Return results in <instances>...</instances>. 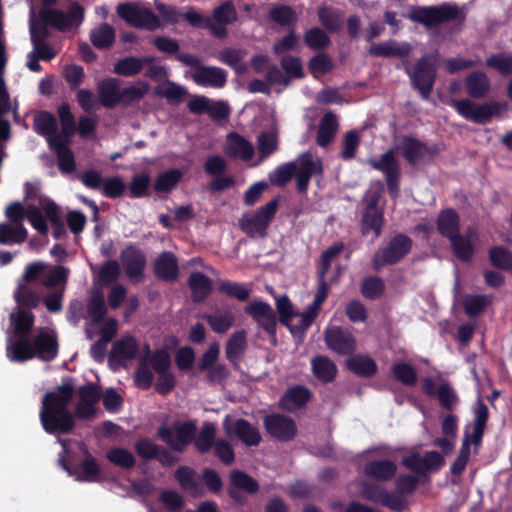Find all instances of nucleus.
<instances>
[{
    "mask_svg": "<svg viewBox=\"0 0 512 512\" xmlns=\"http://www.w3.org/2000/svg\"><path fill=\"white\" fill-rule=\"evenodd\" d=\"M263 426L267 434L279 442L292 441L298 433L296 422L291 417L280 413L266 415Z\"/></svg>",
    "mask_w": 512,
    "mask_h": 512,
    "instance_id": "obj_15",
    "label": "nucleus"
},
{
    "mask_svg": "<svg viewBox=\"0 0 512 512\" xmlns=\"http://www.w3.org/2000/svg\"><path fill=\"white\" fill-rule=\"evenodd\" d=\"M202 318L205 319L210 328L218 334L226 333L235 324L236 320L235 315L230 311L204 314Z\"/></svg>",
    "mask_w": 512,
    "mask_h": 512,
    "instance_id": "obj_49",
    "label": "nucleus"
},
{
    "mask_svg": "<svg viewBox=\"0 0 512 512\" xmlns=\"http://www.w3.org/2000/svg\"><path fill=\"white\" fill-rule=\"evenodd\" d=\"M106 459L111 464L124 470H130L136 465L134 454L123 447H112L106 452Z\"/></svg>",
    "mask_w": 512,
    "mask_h": 512,
    "instance_id": "obj_48",
    "label": "nucleus"
},
{
    "mask_svg": "<svg viewBox=\"0 0 512 512\" xmlns=\"http://www.w3.org/2000/svg\"><path fill=\"white\" fill-rule=\"evenodd\" d=\"M113 72L123 77H134L141 72V62L139 57L126 56L119 59L113 67Z\"/></svg>",
    "mask_w": 512,
    "mask_h": 512,
    "instance_id": "obj_60",
    "label": "nucleus"
},
{
    "mask_svg": "<svg viewBox=\"0 0 512 512\" xmlns=\"http://www.w3.org/2000/svg\"><path fill=\"white\" fill-rule=\"evenodd\" d=\"M489 304V299L483 294H468L464 297L462 305L469 317L481 314Z\"/></svg>",
    "mask_w": 512,
    "mask_h": 512,
    "instance_id": "obj_61",
    "label": "nucleus"
},
{
    "mask_svg": "<svg viewBox=\"0 0 512 512\" xmlns=\"http://www.w3.org/2000/svg\"><path fill=\"white\" fill-rule=\"evenodd\" d=\"M296 172V162L291 161L278 166L270 175V182L278 187L285 186Z\"/></svg>",
    "mask_w": 512,
    "mask_h": 512,
    "instance_id": "obj_64",
    "label": "nucleus"
},
{
    "mask_svg": "<svg viewBox=\"0 0 512 512\" xmlns=\"http://www.w3.org/2000/svg\"><path fill=\"white\" fill-rule=\"evenodd\" d=\"M318 314L317 311L312 310V308L308 306V308L300 314V319L297 323L291 324L289 322V326L286 327L293 337L302 341L306 331L311 327Z\"/></svg>",
    "mask_w": 512,
    "mask_h": 512,
    "instance_id": "obj_57",
    "label": "nucleus"
},
{
    "mask_svg": "<svg viewBox=\"0 0 512 512\" xmlns=\"http://www.w3.org/2000/svg\"><path fill=\"white\" fill-rule=\"evenodd\" d=\"M397 472V465L388 459L373 460L367 462L363 467V474L370 479L387 482L393 479Z\"/></svg>",
    "mask_w": 512,
    "mask_h": 512,
    "instance_id": "obj_25",
    "label": "nucleus"
},
{
    "mask_svg": "<svg viewBox=\"0 0 512 512\" xmlns=\"http://www.w3.org/2000/svg\"><path fill=\"white\" fill-rule=\"evenodd\" d=\"M139 345L133 336L123 337L113 343L108 355L110 367L117 371L125 366L126 360H133L138 353Z\"/></svg>",
    "mask_w": 512,
    "mask_h": 512,
    "instance_id": "obj_19",
    "label": "nucleus"
},
{
    "mask_svg": "<svg viewBox=\"0 0 512 512\" xmlns=\"http://www.w3.org/2000/svg\"><path fill=\"white\" fill-rule=\"evenodd\" d=\"M154 273L161 280H176L179 273L176 256L172 252L161 253L154 262Z\"/></svg>",
    "mask_w": 512,
    "mask_h": 512,
    "instance_id": "obj_30",
    "label": "nucleus"
},
{
    "mask_svg": "<svg viewBox=\"0 0 512 512\" xmlns=\"http://www.w3.org/2000/svg\"><path fill=\"white\" fill-rule=\"evenodd\" d=\"M197 432L195 420L174 423L173 426H160L157 437L166 443L173 451L182 453L193 442Z\"/></svg>",
    "mask_w": 512,
    "mask_h": 512,
    "instance_id": "obj_11",
    "label": "nucleus"
},
{
    "mask_svg": "<svg viewBox=\"0 0 512 512\" xmlns=\"http://www.w3.org/2000/svg\"><path fill=\"white\" fill-rule=\"evenodd\" d=\"M346 366L352 373L363 378L373 377L378 371L375 360L362 354L347 359Z\"/></svg>",
    "mask_w": 512,
    "mask_h": 512,
    "instance_id": "obj_36",
    "label": "nucleus"
},
{
    "mask_svg": "<svg viewBox=\"0 0 512 512\" xmlns=\"http://www.w3.org/2000/svg\"><path fill=\"white\" fill-rule=\"evenodd\" d=\"M278 200L272 199L253 213H246L239 220L240 229L250 238H264L277 212Z\"/></svg>",
    "mask_w": 512,
    "mask_h": 512,
    "instance_id": "obj_9",
    "label": "nucleus"
},
{
    "mask_svg": "<svg viewBox=\"0 0 512 512\" xmlns=\"http://www.w3.org/2000/svg\"><path fill=\"white\" fill-rule=\"evenodd\" d=\"M385 291V282L379 276L365 277L360 284L362 296L369 300L379 299Z\"/></svg>",
    "mask_w": 512,
    "mask_h": 512,
    "instance_id": "obj_52",
    "label": "nucleus"
},
{
    "mask_svg": "<svg viewBox=\"0 0 512 512\" xmlns=\"http://www.w3.org/2000/svg\"><path fill=\"white\" fill-rule=\"evenodd\" d=\"M397 151L411 166L419 163H430L441 152L439 144L428 145L411 135H403L397 146Z\"/></svg>",
    "mask_w": 512,
    "mask_h": 512,
    "instance_id": "obj_10",
    "label": "nucleus"
},
{
    "mask_svg": "<svg viewBox=\"0 0 512 512\" xmlns=\"http://www.w3.org/2000/svg\"><path fill=\"white\" fill-rule=\"evenodd\" d=\"M413 50L409 42H397L395 40H387L381 43H372L368 49V53L374 57H398L406 59Z\"/></svg>",
    "mask_w": 512,
    "mask_h": 512,
    "instance_id": "obj_23",
    "label": "nucleus"
},
{
    "mask_svg": "<svg viewBox=\"0 0 512 512\" xmlns=\"http://www.w3.org/2000/svg\"><path fill=\"white\" fill-rule=\"evenodd\" d=\"M116 38L115 29L108 23H101L91 29L89 39L92 45L98 50L110 49Z\"/></svg>",
    "mask_w": 512,
    "mask_h": 512,
    "instance_id": "obj_35",
    "label": "nucleus"
},
{
    "mask_svg": "<svg viewBox=\"0 0 512 512\" xmlns=\"http://www.w3.org/2000/svg\"><path fill=\"white\" fill-rule=\"evenodd\" d=\"M14 299L20 309L30 310L37 308L41 302L40 296L27 285L18 282L16 290L14 291Z\"/></svg>",
    "mask_w": 512,
    "mask_h": 512,
    "instance_id": "obj_47",
    "label": "nucleus"
},
{
    "mask_svg": "<svg viewBox=\"0 0 512 512\" xmlns=\"http://www.w3.org/2000/svg\"><path fill=\"white\" fill-rule=\"evenodd\" d=\"M7 357L12 362L22 363L35 357L34 344L28 336H17L15 341L10 342L6 349Z\"/></svg>",
    "mask_w": 512,
    "mask_h": 512,
    "instance_id": "obj_31",
    "label": "nucleus"
},
{
    "mask_svg": "<svg viewBox=\"0 0 512 512\" xmlns=\"http://www.w3.org/2000/svg\"><path fill=\"white\" fill-rule=\"evenodd\" d=\"M296 162V178L297 190L299 193H306L310 184V180L314 175H323V163L320 158L313 159L311 153H302Z\"/></svg>",
    "mask_w": 512,
    "mask_h": 512,
    "instance_id": "obj_16",
    "label": "nucleus"
},
{
    "mask_svg": "<svg viewBox=\"0 0 512 512\" xmlns=\"http://www.w3.org/2000/svg\"><path fill=\"white\" fill-rule=\"evenodd\" d=\"M445 464L444 456L436 451H428L423 456L418 452H413L402 459V465L419 475L427 472H436Z\"/></svg>",
    "mask_w": 512,
    "mask_h": 512,
    "instance_id": "obj_17",
    "label": "nucleus"
},
{
    "mask_svg": "<svg viewBox=\"0 0 512 512\" xmlns=\"http://www.w3.org/2000/svg\"><path fill=\"white\" fill-rule=\"evenodd\" d=\"M151 177L148 173L143 172L134 175L128 185V197L132 199H140L150 196Z\"/></svg>",
    "mask_w": 512,
    "mask_h": 512,
    "instance_id": "obj_50",
    "label": "nucleus"
},
{
    "mask_svg": "<svg viewBox=\"0 0 512 512\" xmlns=\"http://www.w3.org/2000/svg\"><path fill=\"white\" fill-rule=\"evenodd\" d=\"M42 24L32 22L30 24V36L32 45L45 43L49 36L48 27L60 32H67L78 28L85 19V9L78 2H71L67 11L57 8H42L39 11Z\"/></svg>",
    "mask_w": 512,
    "mask_h": 512,
    "instance_id": "obj_2",
    "label": "nucleus"
},
{
    "mask_svg": "<svg viewBox=\"0 0 512 512\" xmlns=\"http://www.w3.org/2000/svg\"><path fill=\"white\" fill-rule=\"evenodd\" d=\"M246 348L247 332L244 329L235 331L225 344V357L232 365L237 366Z\"/></svg>",
    "mask_w": 512,
    "mask_h": 512,
    "instance_id": "obj_32",
    "label": "nucleus"
},
{
    "mask_svg": "<svg viewBox=\"0 0 512 512\" xmlns=\"http://www.w3.org/2000/svg\"><path fill=\"white\" fill-rule=\"evenodd\" d=\"M229 416L224 421V429L228 436L237 437L246 446H258L262 437L259 429L253 426L248 420L239 418L233 424L229 423Z\"/></svg>",
    "mask_w": 512,
    "mask_h": 512,
    "instance_id": "obj_22",
    "label": "nucleus"
},
{
    "mask_svg": "<svg viewBox=\"0 0 512 512\" xmlns=\"http://www.w3.org/2000/svg\"><path fill=\"white\" fill-rule=\"evenodd\" d=\"M74 397L71 383H63L46 392L41 401L39 418L44 431L51 435H67L75 428V419L68 406Z\"/></svg>",
    "mask_w": 512,
    "mask_h": 512,
    "instance_id": "obj_1",
    "label": "nucleus"
},
{
    "mask_svg": "<svg viewBox=\"0 0 512 512\" xmlns=\"http://www.w3.org/2000/svg\"><path fill=\"white\" fill-rule=\"evenodd\" d=\"M458 6L449 3H442L433 6H413L408 18L426 28H433L438 25L452 22L460 17Z\"/></svg>",
    "mask_w": 512,
    "mask_h": 512,
    "instance_id": "obj_6",
    "label": "nucleus"
},
{
    "mask_svg": "<svg viewBox=\"0 0 512 512\" xmlns=\"http://www.w3.org/2000/svg\"><path fill=\"white\" fill-rule=\"evenodd\" d=\"M10 320L16 336H28L34 327L35 315L30 310L18 308L16 313H11Z\"/></svg>",
    "mask_w": 512,
    "mask_h": 512,
    "instance_id": "obj_40",
    "label": "nucleus"
},
{
    "mask_svg": "<svg viewBox=\"0 0 512 512\" xmlns=\"http://www.w3.org/2000/svg\"><path fill=\"white\" fill-rule=\"evenodd\" d=\"M58 116L61 124V132L51 139H70L76 133V122L70 105L67 102L58 107Z\"/></svg>",
    "mask_w": 512,
    "mask_h": 512,
    "instance_id": "obj_41",
    "label": "nucleus"
},
{
    "mask_svg": "<svg viewBox=\"0 0 512 512\" xmlns=\"http://www.w3.org/2000/svg\"><path fill=\"white\" fill-rule=\"evenodd\" d=\"M384 222L383 210L364 211L361 220L362 234L366 235L372 231L374 238H378L382 233Z\"/></svg>",
    "mask_w": 512,
    "mask_h": 512,
    "instance_id": "obj_45",
    "label": "nucleus"
},
{
    "mask_svg": "<svg viewBox=\"0 0 512 512\" xmlns=\"http://www.w3.org/2000/svg\"><path fill=\"white\" fill-rule=\"evenodd\" d=\"M488 257L491 265L497 269L512 271V252L503 246H493L489 249Z\"/></svg>",
    "mask_w": 512,
    "mask_h": 512,
    "instance_id": "obj_54",
    "label": "nucleus"
},
{
    "mask_svg": "<svg viewBox=\"0 0 512 512\" xmlns=\"http://www.w3.org/2000/svg\"><path fill=\"white\" fill-rule=\"evenodd\" d=\"M33 128L38 135L48 137V140L59 134L56 117L48 111H40L34 116Z\"/></svg>",
    "mask_w": 512,
    "mask_h": 512,
    "instance_id": "obj_39",
    "label": "nucleus"
},
{
    "mask_svg": "<svg viewBox=\"0 0 512 512\" xmlns=\"http://www.w3.org/2000/svg\"><path fill=\"white\" fill-rule=\"evenodd\" d=\"M326 346L339 355H350L356 350V339L341 327L328 328L324 332Z\"/></svg>",
    "mask_w": 512,
    "mask_h": 512,
    "instance_id": "obj_21",
    "label": "nucleus"
},
{
    "mask_svg": "<svg viewBox=\"0 0 512 512\" xmlns=\"http://www.w3.org/2000/svg\"><path fill=\"white\" fill-rule=\"evenodd\" d=\"M438 52L425 54L420 57L413 67L408 61L404 63V70L410 78L412 87L419 91L423 99H427L434 87L437 77Z\"/></svg>",
    "mask_w": 512,
    "mask_h": 512,
    "instance_id": "obj_4",
    "label": "nucleus"
},
{
    "mask_svg": "<svg viewBox=\"0 0 512 512\" xmlns=\"http://www.w3.org/2000/svg\"><path fill=\"white\" fill-rule=\"evenodd\" d=\"M451 249L456 258L462 262L468 263L472 260L474 255V247L470 237L457 234L455 237L449 239Z\"/></svg>",
    "mask_w": 512,
    "mask_h": 512,
    "instance_id": "obj_46",
    "label": "nucleus"
},
{
    "mask_svg": "<svg viewBox=\"0 0 512 512\" xmlns=\"http://www.w3.org/2000/svg\"><path fill=\"white\" fill-rule=\"evenodd\" d=\"M413 240L404 233H397L383 247L374 253L371 263L375 271L385 266L396 265L412 250Z\"/></svg>",
    "mask_w": 512,
    "mask_h": 512,
    "instance_id": "obj_5",
    "label": "nucleus"
},
{
    "mask_svg": "<svg viewBox=\"0 0 512 512\" xmlns=\"http://www.w3.org/2000/svg\"><path fill=\"white\" fill-rule=\"evenodd\" d=\"M216 427L211 422H205L199 433H196L193 444L200 454H205L215 446Z\"/></svg>",
    "mask_w": 512,
    "mask_h": 512,
    "instance_id": "obj_42",
    "label": "nucleus"
},
{
    "mask_svg": "<svg viewBox=\"0 0 512 512\" xmlns=\"http://www.w3.org/2000/svg\"><path fill=\"white\" fill-rule=\"evenodd\" d=\"M176 59L183 65L190 66L195 69L191 77L199 86L223 88L227 83V72L223 68L217 66H205L194 54H178Z\"/></svg>",
    "mask_w": 512,
    "mask_h": 512,
    "instance_id": "obj_7",
    "label": "nucleus"
},
{
    "mask_svg": "<svg viewBox=\"0 0 512 512\" xmlns=\"http://www.w3.org/2000/svg\"><path fill=\"white\" fill-rule=\"evenodd\" d=\"M311 367L314 376L322 383H330L336 378V364L327 356H315L311 361Z\"/></svg>",
    "mask_w": 512,
    "mask_h": 512,
    "instance_id": "obj_38",
    "label": "nucleus"
},
{
    "mask_svg": "<svg viewBox=\"0 0 512 512\" xmlns=\"http://www.w3.org/2000/svg\"><path fill=\"white\" fill-rule=\"evenodd\" d=\"M338 128L339 124L336 114L331 111L325 113L319 124L316 137L317 144L320 147H326L329 145L333 141Z\"/></svg>",
    "mask_w": 512,
    "mask_h": 512,
    "instance_id": "obj_37",
    "label": "nucleus"
},
{
    "mask_svg": "<svg viewBox=\"0 0 512 512\" xmlns=\"http://www.w3.org/2000/svg\"><path fill=\"white\" fill-rule=\"evenodd\" d=\"M343 12L340 10H334L329 7H320L318 10V17L321 24L329 32H338L343 24Z\"/></svg>",
    "mask_w": 512,
    "mask_h": 512,
    "instance_id": "obj_53",
    "label": "nucleus"
},
{
    "mask_svg": "<svg viewBox=\"0 0 512 512\" xmlns=\"http://www.w3.org/2000/svg\"><path fill=\"white\" fill-rule=\"evenodd\" d=\"M367 164L384 175L390 197L397 198L400 191L401 168L394 149L386 150L378 159L369 158Z\"/></svg>",
    "mask_w": 512,
    "mask_h": 512,
    "instance_id": "obj_12",
    "label": "nucleus"
},
{
    "mask_svg": "<svg viewBox=\"0 0 512 512\" xmlns=\"http://www.w3.org/2000/svg\"><path fill=\"white\" fill-rule=\"evenodd\" d=\"M257 148L261 160L268 158L278 149L277 136L270 131L261 132L257 138Z\"/></svg>",
    "mask_w": 512,
    "mask_h": 512,
    "instance_id": "obj_63",
    "label": "nucleus"
},
{
    "mask_svg": "<svg viewBox=\"0 0 512 512\" xmlns=\"http://www.w3.org/2000/svg\"><path fill=\"white\" fill-rule=\"evenodd\" d=\"M245 313L251 316L269 336L275 339L277 318L270 304L263 301L251 302L245 307Z\"/></svg>",
    "mask_w": 512,
    "mask_h": 512,
    "instance_id": "obj_20",
    "label": "nucleus"
},
{
    "mask_svg": "<svg viewBox=\"0 0 512 512\" xmlns=\"http://www.w3.org/2000/svg\"><path fill=\"white\" fill-rule=\"evenodd\" d=\"M40 206L45 212V217L51 222L53 226L54 238L60 239L65 234V227L59 217L56 203L50 198H41Z\"/></svg>",
    "mask_w": 512,
    "mask_h": 512,
    "instance_id": "obj_43",
    "label": "nucleus"
},
{
    "mask_svg": "<svg viewBox=\"0 0 512 512\" xmlns=\"http://www.w3.org/2000/svg\"><path fill=\"white\" fill-rule=\"evenodd\" d=\"M192 300L195 303L204 301L213 291L211 279L202 272H193L188 278Z\"/></svg>",
    "mask_w": 512,
    "mask_h": 512,
    "instance_id": "obj_33",
    "label": "nucleus"
},
{
    "mask_svg": "<svg viewBox=\"0 0 512 512\" xmlns=\"http://www.w3.org/2000/svg\"><path fill=\"white\" fill-rule=\"evenodd\" d=\"M229 479L231 486L241 491H244L248 494H255L259 490L258 482L253 477H251L250 475L243 471H231Z\"/></svg>",
    "mask_w": 512,
    "mask_h": 512,
    "instance_id": "obj_55",
    "label": "nucleus"
},
{
    "mask_svg": "<svg viewBox=\"0 0 512 512\" xmlns=\"http://www.w3.org/2000/svg\"><path fill=\"white\" fill-rule=\"evenodd\" d=\"M120 259L125 274L130 280L138 281L144 277L147 259L141 249L134 244H129L121 251Z\"/></svg>",
    "mask_w": 512,
    "mask_h": 512,
    "instance_id": "obj_18",
    "label": "nucleus"
},
{
    "mask_svg": "<svg viewBox=\"0 0 512 512\" xmlns=\"http://www.w3.org/2000/svg\"><path fill=\"white\" fill-rule=\"evenodd\" d=\"M393 377L405 386H414L417 383V371L406 362H396L391 367Z\"/></svg>",
    "mask_w": 512,
    "mask_h": 512,
    "instance_id": "obj_56",
    "label": "nucleus"
},
{
    "mask_svg": "<svg viewBox=\"0 0 512 512\" xmlns=\"http://www.w3.org/2000/svg\"><path fill=\"white\" fill-rule=\"evenodd\" d=\"M182 177L183 173L176 168L162 172L157 176L154 182V190L159 193H168L178 185Z\"/></svg>",
    "mask_w": 512,
    "mask_h": 512,
    "instance_id": "obj_51",
    "label": "nucleus"
},
{
    "mask_svg": "<svg viewBox=\"0 0 512 512\" xmlns=\"http://www.w3.org/2000/svg\"><path fill=\"white\" fill-rule=\"evenodd\" d=\"M304 43L311 50L321 51L331 44V40L324 30L319 27H313L305 32Z\"/></svg>",
    "mask_w": 512,
    "mask_h": 512,
    "instance_id": "obj_58",
    "label": "nucleus"
},
{
    "mask_svg": "<svg viewBox=\"0 0 512 512\" xmlns=\"http://www.w3.org/2000/svg\"><path fill=\"white\" fill-rule=\"evenodd\" d=\"M27 239V230L23 225L0 223V245L21 244Z\"/></svg>",
    "mask_w": 512,
    "mask_h": 512,
    "instance_id": "obj_44",
    "label": "nucleus"
},
{
    "mask_svg": "<svg viewBox=\"0 0 512 512\" xmlns=\"http://www.w3.org/2000/svg\"><path fill=\"white\" fill-rule=\"evenodd\" d=\"M358 492L362 499L381 504L391 510L399 511L403 507V501L400 496L387 491L378 483L361 480L358 483Z\"/></svg>",
    "mask_w": 512,
    "mask_h": 512,
    "instance_id": "obj_14",
    "label": "nucleus"
},
{
    "mask_svg": "<svg viewBox=\"0 0 512 512\" xmlns=\"http://www.w3.org/2000/svg\"><path fill=\"white\" fill-rule=\"evenodd\" d=\"M465 88L471 98L481 99L490 90V80L484 72L474 71L466 76Z\"/></svg>",
    "mask_w": 512,
    "mask_h": 512,
    "instance_id": "obj_34",
    "label": "nucleus"
},
{
    "mask_svg": "<svg viewBox=\"0 0 512 512\" xmlns=\"http://www.w3.org/2000/svg\"><path fill=\"white\" fill-rule=\"evenodd\" d=\"M118 78H106L98 83L97 91L100 103L103 107L111 109L121 103Z\"/></svg>",
    "mask_w": 512,
    "mask_h": 512,
    "instance_id": "obj_28",
    "label": "nucleus"
},
{
    "mask_svg": "<svg viewBox=\"0 0 512 512\" xmlns=\"http://www.w3.org/2000/svg\"><path fill=\"white\" fill-rule=\"evenodd\" d=\"M236 19L237 12L233 2L230 0L217 6L213 10L212 17L203 16L194 8H190L187 12L183 13V20L187 21L192 27L208 29L211 34L218 39L226 37V26L235 22Z\"/></svg>",
    "mask_w": 512,
    "mask_h": 512,
    "instance_id": "obj_3",
    "label": "nucleus"
},
{
    "mask_svg": "<svg viewBox=\"0 0 512 512\" xmlns=\"http://www.w3.org/2000/svg\"><path fill=\"white\" fill-rule=\"evenodd\" d=\"M452 106L462 117L476 124H487L494 116H498L504 104L499 102L474 103L469 99L453 100Z\"/></svg>",
    "mask_w": 512,
    "mask_h": 512,
    "instance_id": "obj_13",
    "label": "nucleus"
},
{
    "mask_svg": "<svg viewBox=\"0 0 512 512\" xmlns=\"http://www.w3.org/2000/svg\"><path fill=\"white\" fill-rule=\"evenodd\" d=\"M438 233L448 240L460 233V217L453 208H446L439 212L436 219Z\"/></svg>",
    "mask_w": 512,
    "mask_h": 512,
    "instance_id": "obj_29",
    "label": "nucleus"
},
{
    "mask_svg": "<svg viewBox=\"0 0 512 512\" xmlns=\"http://www.w3.org/2000/svg\"><path fill=\"white\" fill-rule=\"evenodd\" d=\"M225 154L231 159H241L249 161L254 155L253 145L237 132H231L227 135V145Z\"/></svg>",
    "mask_w": 512,
    "mask_h": 512,
    "instance_id": "obj_24",
    "label": "nucleus"
},
{
    "mask_svg": "<svg viewBox=\"0 0 512 512\" xmlns=\"http://www.w3.org/2000/svg\"><path fill=\"white\" fill-rule=\"evenodd\" d=\"M117 15L129 26L154 31L160 27L158 16L140 1H126L116 7Z\"/></svg>",
    "mask_w": 512,
    "mask_h": 512,
    "instance_id": "obj_8",
    "label": "nucleus"
},
{
    "mask_svg": "<svg viewBox=\"0 0 512 512\" xmlns=\"http://www.w3.org/2000/svg\"><path fill=\"white\" fill-rule=\"evenodd\" d=\"M218 291L242 302L247 301L251 294V290L244 284L230 280L220 281L218 284Z\"/></svg>",
    "mask_w": 512,
    "mask_h": 512,
    "instance_id": "obj_59",
    "label": "nucleus"
},
{
    "mask_svg": "<svg viewBox=\"0 0 512 512\" xmlns=\"http://www.w3.org/2000/svg\"><path fill=\"white\" fill-rule=\"evenodd\" d=\"M48 144L56 154L59 170L63 173H72L76 168V162L69 148L70 139H49Z\"/></svg>",
    "mask_w": 512,
    "mask_h": 512,
    "instance_id": "obj_26",
    "label": "nucleus"
},
{
    "mask_svg": "<svg viewBox=\"0 0 512 512\" xmlns=\"http://www.w3.org/2000/svg\"><path fill=\"white\" fill-rule=\"evenodd\" d=\"M311 398V392L302 385L289 388L282 397V402L291 403L295 408L305 406Z\"/></svg>",
    "mask_w": 512,
    "mask_h": 512,
    "instance_id": "obj_62",
    "label": "nucleus"
},
{
    "mask_svg": "<svg viewBox=\"0 0 512 512\" xmlns=\"http://www.w3.org/2000/svg\"><path fill=\"white\" fill-rule=\"evenodd\" d=\"M35 357L42 361H52L58 355L59 344L54 334L41 332L33 339Z\"/></svg>",
    "mask_w": 512,
    "mask_h": 512,
    "instance_id": "obj_27",
    "label": "nucleus"
}]
</instances>
